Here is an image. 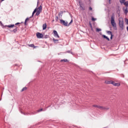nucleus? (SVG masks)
Listing matches in <instances>:
<instances>
[{
	"label": "nucleus",
	"mask_w": 128,
	"mask_h": 128,
	"mask_svg": "<svg viewBox=\"0 0 128 128\" xmlns=\"http://www.w3.org/2000/svg\"><path fill=\"white\" fill-rule=\"evenodd\" d=\"M48 38V36L46 35L44 36V38Z\"/></svg>",
	"instance_id": "72a5a7b5"
},
{
	"label": "nucleus",
	"mask_w": 128,
	"mask_h": 128,
	"mask_svg": "<svg viewBox=\"0 0 128 128\" xmlns=\"http://www.w3.org/2000/svg\"><path fill=\"white\" fill-rule=\"evenodd\" d=\"M116 14L120 16V8H118L116 9Z\"/></svg>",
	"instance_id": "6ab92c4d"
},
{
	"label": "nucleus",
	"mask_w": 128,
	"mask_h": 128,
	"mask_svg": "<svg viewBox=\"0 0 128 128\" xmlns=\"http://www.w3.org/2000/svg\"><path fill=\"white\" fill-rule=\"evenodd\" d=\"M98 108H99L100 110H110V108H108L104 107V106H98Z\"/></svg>",
	"instance_id": "39448f33"
},
{
	"label": "nucleus",
	"mask_w": 128,
	"mask_h": 128,
	"mask_svg": "<svg viewBox=\"0 0 128 128\" xmlns=\"http://www.w3.org/2000/svg\"><path fill=\"white\" fill-rule=\"evenodd\" d=\"M14 66H18V64H15L14 65Z\"/></svg>",
	"instance_id": "ea45409f"
},
{
	"label": "nucleus",
	"mask_w": 128,
	"mask_h": 128,
	"mask_svg": "<svg viewBox=\"0 0 128 128\" xmlns=\"http://www.w3.org/2000/svg\"><path fill=\"white\" fill-rule=\"evenodd\" d=\"M115 84H116V82H114V81H112L111 82V84H112L113 86H115Z\"/></svg>",
	"instance_id": "cd10ccee"
},
{
	"label": "nucleus",
	"mask_w": 128,
	"mask_h": 128,
	"mask_svg": "<svg viewBox=\"0 0 128 128\" xmlns=\"http://www.w3.org/2000/svg\"><path fill=\"white\" fill-rule=\"evenodd\" d=\"M38 112H42V108L38 110Z\"/></svg>",
	"instance_id": "473e14b6"
},
{
	"label": "nucleus",
	"mask_w": 128,
	"mask_h": 128,
	"mask_svg": "<svg viewBox=\"0 0 128 128\" xmlns=\"http://www.w3.org/2000/svg\"><path fill=\"white\" fill-rule=\"evenodd\" d=\"M91 28H92V25H90Z\"/></svg>",
	"instance_id": "a18cd8bd"
},
{
	"label": "nucleus",
	"mask_w": 128,
	"mask_h": 128,
	"mask_svg": "<svg viewBox=\"0 0 128 128\" xmlns=\"http://www.w3.org/2000/svg\"><path fill=\"white\" fill-rule=\"evenodd\" d=\"M120 86V83H115L114 86Z\"/></svg>",
	"instance_id": "b1692460"
},
{
	"label": "nucleus",
	"mask_w": 128,
	"mask_h": 128,
	"mask_svg": "<svg viewBox=\"0 0 128 128\" xmlns=\"http://www.w3.org/2000/svg\"><path fill=\"white\" fill-rule=\"evenodd\" d=\"M4 0H2V2H4Z\"/></svg>",
	"instance_id": "37998d69"
},
{
	"label": "nucleus",
	"mask_w": 128,
	"mask_h": 128,
	"mask_svg": "<svg viewBox=\"0 0 128 128\" xmlns=\"http://www.w3.org/2000/svg\"><path fill=\"white\" fill-rule=\"evenodd\" d=\"M46 29V24H44L42 25V30H44Z\"/></svg>",
	"instance_id": "dca6fc26"
},
{
	"label": "nucleus",
	"mask_w": 128,
	"mask_h": 128,
	"mask_svg": "<svg viewBox=\"0 0 128 128\" xmlns=\"http://www.w3.org/2000/svg\"><path fill=\"white\" fill-rule=\"evenodd\" d=\"M37 10H38L39 12H42V5H40L38 8H36L32 13V16H30V18H32V16H34V14L35 12H36Z\"/></svg>",
	"instance_id": "7ed1b4c3"
},
{
	"label": "nucleus",
	"mask_w": 128,
	"mask_h": 128,
	"mask_svg": "<svg viewBox=\"0 0 128 128\" xmlns=\"http://www.w3.org/2000/svg\"><path fill=\"white\" fill-rule=\"evenodd\" d=\"M16 28H14L13 30H10V32H14V34H16V32H18V27H16V26H15Z\"/></svg>",
	"instance_id": "1a4fd4ad"
},
{
	"label": "nucleus",
	"mask_w": 128,
	"mask_h": 128,
	"mask_svg": "<svg viewBox=\"0 0 128 128\" xmlns=\"http://www.w3.org/2000/svg\"><path fill=\"white\" fill-rule=\"evenodd\" d=\"M92 106H93L94 108H98V105H96V104H94V105Z\"/></svg>",
	"instance_id": "2f4dec72"
},
{
	"label": "nucleus",
	"mask_w": 128,
	"mask_h": 128,
	"mask_svg": "<svg viewBox=\"0 0 128 128\" xmlns=\"http://www.w3.org/2000/svg\"><path fill=\"white\" fill-rule=\"evenodd\" d=\"M119 2L120 3V4H124L126 2V0H119Z\"/></svg>",
	"instance_id": "a211bd4d"
},
{
	"label": "nucleus",
	"mask_w": 128,
	"mask_h": 128,
	"mask_svg": "<svg viewBox=\"0 0 128 128\" xmlns=\"http://www.w3.org/2000/svg\"><path fill=\"white\" fill-rule=\"evenodd\" d=\"M123 4H124L126 8H128V1L125 2Z\"/></svg>",
	"instance_id": "aec40b11"
},
{
	"label": "nucleus",
	"mask_w": 128,
	"mask_h": 128,
	"mask_svg": "<svg viewBox=\"0 0 128 128\" xmlns=\"http://www.w3.org/2000/svg\"><path fill=\"white\" fill-rule=\"evenodd\" d=\"M14 24L4 26L5 28H14Z\"/></svg>",
	"instance_id": "f8f14e48"
},
{
	"label": "nucleus",
	"mask_w": 128,
	"mask_h": 128,
	"mask_svg": "<svg viewBox=\"0 0 128 128\" xmlns=\"http://www.w3.org/2000/svg\"><path fill=\"white\" fill-rule=\"evenodd\" d=\"M111 36H110V40H112V38L114 37V35L112 34V35H110Z\"/></svg>",
	"instance_id": "f704fd0d"
},
{
	"label": "nucleus",
	"mask_w": 128,
	"mask_h": 128,
	"mask_svg": "<svg viewBox=\"0 0 128 128\" xmlns=\"http://www.w3.org/2000/svg\"><path fill=\"white\" fill-rule=\"evenodd\" d=\"M106 34H109L110 36H112V32L111 31L107 30Z\"/></svg>",
	"instance_id": "4be33fe9"
},
{
	"label": "nucleus",
	"mask_w": 128,
	"mask_h": 128,
	"mask_svg": "<svg viewBox=\"0 0 128 128\" xmlns=\"http://www.w3.org/2000/svg\"><path fill=\"white\" fill-rule=\"evenodd\" d=\"M30 18H27L24 22V25L25 26H28V24H26V22H28V20H30Z\"/></svg>",
	"instance_id": "ddd939ff"
},
{
	"label": "nucleus",
	"mask_w": 128,
	"mask_h": 128,
	"mask_svg": "<svg viewBox=\"0 0 128 128\" xmlns=\"http://www.w3.org/2000/svg\"><path fill=\"white\" fill-rule=\"evenodd\" d=\"M127 31L128 32V26L126 27Z\"/></svg>",
	"instance_id": "79ce46f5"
},
{
	"label": "nucleus",
	"mask_w": 128,
	"mask_h": 128,
	"mask_svg": "<svg viewBox=\"0 0 128 128\" xmlns=\"http://www.w3.org/2000/svg\"><path fill=\"white\" fill-rule=\"evenodd\" d=\"M28 90V88L26 87H24L22 88V90H21V92H24V90Z\"/></svg>",
	"instance_id": "5701e85b"
},
{
	"label": "nucleus",
	"mask_w": 128,
	"mask_h": 128,
	"mask_svg": "<svg viewBox=\"0 0 128 128\" xmlns=\"http://www.w3.org/2000/svg\"><path fill=\"white\" fill-rule=\"evenodd\" d=\"M54 36H56L60 38V36L58 34V32H56V30H54Z\"/></svg>",
	"instance_id": "6e6552de"
},
{
	"label": "nucleus",
	"mask_w": 128,
	"mask_h": 128,
	"mask_svg": "<svg viewBox=\"0 0 128 128\" xmlns=\"http://www.w3.org/2000/svg\"><path fill=\"white\" fill-rule=\"evenodd\" d=\"M28 46L30 48H36V46H34V44H28Z\"/></svg>",
	"instance_id": "4468645a"
},
{
	"label": "nucleus",
	"mask_w": 128,
	"mask_h": 128,
	"mask_svg": "<svg viewBox=\"0 0 128 128\" xmlns=\"http://www.w3.org/2000/svg\"><path fill=\"white\" fill-rule=\"evenodd\" d=\"M102 30L100 28H97L96 30V32H100Z\"/></svg>",
	"instance_id": "c85d7f7f"
},
{
	"label": "nucleus",
	"mask_w": 128,
	"mask_h": 128,
	"mask_svg": "<svg viewBox=\"0 0 128 128\" xmlns=\"http://www.w3.org/2000/svg\"><path fill=\"white\" fill-rule=\"evenodd\" d=\"M36 36L38 38H44V34L38 32L36 34Z\"/></svg>",
	"instance_id": "423d86ee"
},
{
	"label": "nucleus",
	"mask_w": 128,
	"mask_h": 128,
	"mask_svg": "<svg viewBox=\"0 0 128 128\" xmlns=\"http://www.w3.org/2000/svg\"><path fill=\"white\" fill-rule=\"evenodd\" d=\"M56 22H58V16H56Z\"/></svg>",
	"instance_id": "c756f323"
},
{
	"label": "nucleus",
	"mask_w": 128,
	"mask_h": 128,
	"mask_svg": "<svg viewBox=\"0 0 128 128\" xmlns=\"http://www.w3.org/2000/svg\"><path fill=\"white\" fill-rule=\"evenodd\" d=\"M40 12H42V11L37 10V11L36 12V16H40Z\"/></svg>",
	"instance_id": "412c9836"
},
{
	"label": "nucleus",
	"mask_w": 128,
	"mask_h": 128,
	"mask_svg": "<svg viewBox=\"0 0 128 128\" xmlns=\"http://www.w3.org/2000/svg\"><path fill=\"white\" fill-rule=\"evenodd\" d=\"M112 80H105L104 83L106 84H112Z\"/></svg>",
	"instance_id": "9d476101"
},
{
	"label": "nucleus",
	"mask_w": 128,
	"mask_h": 128,
	"mask_svg": "<svg viewBox=\"0 0 128 128\" xmlns=\"http://www.w3.org/2000/svg\"><path fill=\"white\" fill-rule=\"evenodd\" d=\"M79 4H80V8L81 10H84L86 9L84 8V6H82V4H80V2H79Z\"/></svg>",
	"instance_id": "9b49d317"
},
{
	"label": "nucleus",
	"mask_w": 128,
	"mask_h": 128,
	"mask_svg": "<svg viewBox=\"0 0 128 128\" xmlns=\"http://www.w3.org/2000/svg\"><path fill=\"white\" fill-rule=\"evenodd\" d=\"M0 24H1V26H4V24H2V22H0Z\"/></svg>",
	"instance_id": "4c0bfd02"
},
{
	"label": "nucleus",
	"mask_w": 128,
	"mask_h": 128,
	"mask_svg": "<svg viewBox=\"0 0 128 128\" xmlns=\"http://www.w3.org/2000/svg\"><path fill=\"white\" fill-rule=\"evenodd\" d=\"M66 52H68V54H72V50H67Z\"/></svg>",
	"instance_id": "bb28decb"
},
{
	"label": "nucleus",
	"mask_w": 128,
	"mask_h": 128,
	"mask_svg": "<svg viewBox=\"0 0 128 128\" xmlns=\"http://www.w3.org/2000/svg\"><path fill=\"white\" fill-rule=\"evenodd\" d=\"M108 3L110 4H111L110 0H108Z\"/></svg>",
	"instance_id": "58836bf2"
},
{
	"label": "nucleus",
	"mask_w": 128,
	"mask_h": 128,
	"mask_svg": "<svg viewBox=\"0 0 128 128\" xmlns=\"http://www.w3.org/2000/svg\"><path fill=\"white\" fill-rule=\"evenodd\" d=\"M119 26L121 30H124V20L122 19L120 20V19L119 18Z\"/></svg>",
	"instance_id": "20e7f679"
},
{
	"label": "nucleus",
	"mask_w": 128,
	"mask_h": 128,
	"mask_svg": "<svg viewBox=\"0 0 128 128\" xmlns=\"http://www.w3.org/2000/svg\"><path fill=\"white\" fill-rule=\"evenodd\" d=\"M52 40L54 42H58V40H56L54 38H52Z\"/></svg>",
	"instance_id": "393cba45"
},
{
	"label": "nucleus",
	"mask_w": 128,
	"mask_h": 128,
	"mask_svg": "<svg viewBox=\"0 0 128 128\" xmlns=\"http://www.w3.org/2000/svg\"><path fill=\"white\" fill-rule=\"evenodd\" d=\"M92 20L93 22H94V20H96V18H92Z\"/></svg>",
	"instance_id": "7c9ffc66"
},
{
	"label": "nucleus",
	"mask_w": 128,
	"mask_h": 128,
	"mask_svg": "<svg viewBox=\"0 0 128 128\" xmlns=\"http://www.w3.org/2000/svg\"><path fill=\"white\" fill-rule=\"evenodd\" d=\"M38 6V3H37V6Z\"/></svg>",
	"instance_id": "a19ab883"
},
{
	"label": "nucleus",
	"mask_w": 128,
	"mask_h": 128,
	"mask_svg": "<svg viewBox=\"0 0 128 128\" xmlns=\"http://www.w3.org/2000/svg\"><path fill=\"white\" fill-rule=\"evenodd\" d=\"M63 14H64V12L62 11H60V12L58 14V16H62Z\"/></svg>",
	"instance_id": "a878e982"
},
{
	"label": "nucleus",
	"mask_w": 128,
	"mask_h": 128,
	"mask_svg": "<svg viewBox=\"0 0 128 128\" xmlns=\"http://www.w3.org/2000/svg\"><path fill=\"white\" fill-rule=\"evenodd\" d=\"M122 10L125 14H128V7H126V8L123 7Z\"/></svg>",
	"instance_id": "0eeeda50"
},
{
	"label": "nucleus",
	"mask_w": 128,
	"mask_h": 128,
	"mask_svg": "<svg viewBox=\"0 0 128 128\" xmlns=\"http://www.w3.org/2000/svg\"><path fill=\"white\" fill-rule=\"evenodd\" d=\"M102 38H106V40H107L108 42H110V38H108V36H106V35H102Z\"/></svg>",
	"instance_id": "2eb2a0df"
},
{
	"label": "nucleus",
	"mask_w": 128,
	"mask_h": 128,
	"mask_svg": "<svg viewBox=\"0 0 128 128\" xmlns=\"http://www.w3.org/2000/svg\"><path fill=\"white\" fill-rule=\"evenodd\" d=\"M111 24L112 26L116 28V22L114 21V14H113L111 16Z\"/></svg>",
	"instance_id": "f03ea898"
},
{
	"label": "nucleus",
	"mask_w": 128,
	"mask_h": 128,
	"mask_svg": "<svg viewBox=\"0 0 128 128\" xmlns=\"http://www.w3.org/2000/svg\"><path fill=\"white\" fill-rule=\"evenodd\" d=\"M1 96H2V94Z\"/></svg>",
	"instance_id": "c03bdc74"
},
{
	"label": "nucleus",
	"mask_w": 128,
	"mask_h": 128,
	"mask_svg": "<svg viewBox=\"0 0 128 128\" xmlns=\"http://www.w3.org/2000/svg\"><path fill=\"white\" fill-rule=\"evenodd\" d=\"M60 62H68V59H64V60H61Z\"/></svg>",
	"instance_id": "f3484780"
},
{
	"label": "nucleus",
	"mask_w": 128,
	"mask_h": 128,
	"mask_svg": "<svg viewBox=\"0 0 128 128\" xmlns=\"http://www.w3.org/2000/svg\"><path fill=\"white\" fill-rule=\"evenodd\" d=\"M89 10H92V7H90Z\"/></svg>",
	"instance_id": "e433bc0d"
},
{
	"label": "nucleus",
	"mask_w": 128,
	"mask_h": 128,
	"mask_svg": "<svg viewBox=\"0 0 128 128\" xmlns=\"http://www.w3.org/2000/svg\"><path fill=\"white\" fill-rule=\"evenodd\" d=\"M60 23L61 24H62V26H70L72 24V20H71L70 22L68 24V22L64 21L63 20H60Z\"/></svg>",
	"instance_id": "f257e3e1"
},
{
	"label": "nucleus",
	"mask_w": 128,
	"mask_h": 128,
	"mask_svg": "<svg viewBox=\"0 0 128 128\" xmlns=\"http://www.w3.org/2000/svg\"><path fill=\"white\" fill-rule=\"evenodd\" d=\"M18 24H20V22H17L15 24V26H18Z\"/></svg>",
	"instance_id": "c9c22d12"
},
{
	"label": "nucleus",
	"mask_w": 128,
	"mask_h": 128,
	"mask_svg": "<svg viewBox=\"0 0 128 128\" xmlns=\"http://www.w3.org/2000/svg\"><path fill=\"white\" fill-rule=\"evenodd\" d=\"M2 100V98H0V100Z\"/></svg>",
	"instance_id": "49530a36"
}]
</instances>
